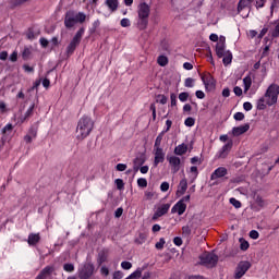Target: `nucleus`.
I'll return each mask as SVG.
<instances>
[{
	"mask_svg": "<svg viewBox=\"0 0 279 279\" xmlns=\"http://www.w3.org/2000/svg\"><path fill=\"white\" fill-rule=\"evenodd\" d=\"M279 86L271 84L268 86L263 97L257 100V110H265L267 106H276L278 104Z\"/></svg>",
	"mask_w": 279,
	"mask_h": 279,
	"instance_id": "1",
	"label": "nucleus"
},
{
	"mask_svg": "<svg viewBox=\"0 0 279 279\" xmlns=\"http://www.w3.org/2000/svg\"><path fill=\"white\" fill-rule=\"evenodd\" d=\"M93 128H95V122H93V119L88 116H83L77 123L76 126V138L78 141H84V138H87L90 133L93 132Z\"/></svg>",
	"mask_w": 279,
	"mask_h": 279,
	"instance_id": "2",
	"label": "nucleus"
},
{
	"mask_svg": "<svg viewBox=\"0 0 279 279\" xmlns=\"http://www.w3.org/2000/svg\"><path fill=\"white\" fill-rule=\"evenodd\" d=\"M149 14H151V7L147 2H142L137 7V27L144 31L149 25Z\"/></svg>",
	"mask_w": 279,
	"mask_h": 279,
	"instance_id": "3",
	"label": "nucleus"
},
{
	"mask_svg": "<svg viewBox=\"0 0 279 279\" xmlns=\"http://www.w3.org/2000/svg\"><path fill=\"white\" fill-rule=\"evenodd\" d=\"M77 23H86V13L78 12L76 13L73 10H69L64 15V27L65 29H73Z\"/></svg>",
	"mask_w": 279,
	"mask_h": 279,
	"instance_id": "4",
	"label": "nucleus"
},
{
	"mask_svg": "<svg viewBox=\"0 0 279 279\" xmlns=\"http://www.w3.org/2000/svg\"><path fill=\"white\" fill-rule=\"evenodd\" d=\"M199 265L203 267H207V269H213V267H217V263H219V256L215 253L205 252L199 255Z\"/></svg>",
	"mask_w": 279,
	"mask_h": 279,
	"instance_id": "5",
	"label": "nucleus"
},
{
	"mask_svg": "<svg viewBox=\"0 0 279 279\" xmlns=\"http://www.w3.org/2000/svg\"><path fill=\"white\" fill-rule=\"evenodd\" d=\"M86 32V28L81 27L76 34L74 35V37L72 38V40L70 41V44L66 47V56H73V53H75V50L77 49V47H80V43H82V38L84 37V34Z\"/></svg>",
	"mask_w": 279,
	"mask_h": 279,
	"instance_id": "6",
	"label": "nucleus"
},
{
	"mask_svg": "<svg viewBox=\"0 0 279 279\" xmlns=\"http://www.w3.org/2000/svg\"><path fill=\"white\" fill-rule=\"evenodd\" d=\"M14 125L12 123H8L4 125L1 130V138H0V147H3L7 143H10L12 141L14 134Z\"/></svg>",
	"mask_w": 279,
	"mask_h": 279,
	"instance_id": "7",
	"label": "nucleus"
},
{
	"mask_svg": "<svg viewBox=\"0 0 279 279\" xmlns=\"http://www.w3.org/2000/svg\"><path fill=\"white\" fill-rule=\"evenodd\" d=\"M93 274H95V265H93L92 263H86L78 270V278L80 279H90V278H93Z\"/></svg>",
	"mask_w": 279,
	"mask_h": 279,
	"instance_id": "8",
	"label": "nucleus"
},
{
	"mask_svg": "<svg viewBox=\"0 0 279 279\" xmlns=\"http://www.w3.org/2000/svg\"><path fill=\"white\" fill-rule=\"evenodd\" d=\"M201 80L206 88V90H215L217 88V81L213 76V74H201Z\"/></svg>",
	"mask_w": 279,
	"mask_h": 279,
	"instance_id": "9",
	"label": "nucleus"
},
{
	"mask_svg": "<svg viewBox=\"0 0 279 279\" xmlns=\"http://www.w3.org/2000/svg\"><path fill=\"white\" fill-rule=\"evenodd\" d=\"M250 267H252V264H250V262H240L234 271V279H241L244 274H247V271H250Z\"/></svg>",
	"mask_w": 279,
	"mask_h": 279,
	"instance_id": "10",
	"label": "nucleus"
},
{
	"mask_svg": "<svg viewBox=\"0 0 279 279\" xmlns=\"http://www.w3.org/2000/svg\"><path fill=\"white\" fill-rule=\"evenodd\" d=\"M167 160H168L173 173H178V171H180V165L182 163V160L180 159V157L170 156V157H167Z\"/></svg>",
	"mask_w": 279,
	"mask_h": 279,
	"instance_id": "11",
	"label": "nucleus"
},
{
	"mask_svg": "<svg viewBox=\"0 0 279 279\" xmlns=\"http://www.w3.org/2000/svg\"><path fill=\"white\" fill-rule=\"evenodd\" d=\"M228 175V169L226 167L217 168L211 174L210 180H219Z\"/></svg>",
	"mask_w": 279,
	"mask_h": 279,
	"instance_id": "12",
	"label": "nucleus"
},
{
	"mask_svg": "<svg viewBox=\"0 0 279 279\" xmlns=\"http://www.w3.org/2000/svg\"><path fill=\"white\" fill-rule=\"evenodd\" d=\"M56 271L54 266H46L44 269L39 271L37 277L35 279H47L49 276H51Z\"/></svg>",
	"mask_w": 279,
	"mask_h": 279,
	"instance_id": "13",
	"label": "nucleus"
},
{
	"mask_svg": "<svg viewBox=\"0 0 279 279\" xmlns=\"http://www.w3.org/2000/svg\"><path fill=\"white\" fill-rule=\"evenodd\" d=\"M144 162H147V157L145 153L140 154L133 161L134 171H138L143 167Z\"/></svg>",
	"mask_w": 279,
	"mask_h": 279,
	"instance_id": "14",
	"label": "nucleus"
},
{
	"mask_svg": "<svg viewBox=\"0 0 279 279\" xmlns=\"http://www.w3.org/2000/svg\"><path fill=\"white\" fill-rule=\"evenodd\" d=\"M172 215L178 213L179 216H182L183 213H186V204L182 201L177 202V204L171 208Z\"/></svg>",
	"mask_w": 279,
	"mask_h": 279,
	"instance_id": "15",
	"label": "nucleus"
},
{
	"mask_svg": "<svg viewBox=\"0 0 279 279\" xmlns=\"http://www.w3.org/2000/svg\"><path fill=\"white\" fill-rule=\"evenodd\" d=\"M108 256H110V250L108 248H102L99 253H98V258H97V263L99 266L104 265V263L108 262Z\"/></svg>",
	"mask_w": 279,
	"mask_h": 279,
	"instance_id": "16",
	"label": "nucleus"
},
{
	"mask_svg": "<svg viewBox=\"0 0 279 279\" xmlns=\"http://www.w3.org/2000/svg\"><path fill=\"white\" fill-rule=\"evenodd\" d=\"M160 162H165V150L162 148L155 149L154 167H158Z\"/></svg>",
	"mask_w": 279,
	"mask_h": 279,
	"instance_id": "17",
	"label": "nucleus"
},
{
	"mask_svg": "<svg viewBox=\"0 0 279 279\" xmlns=\"http://www.w3.org/2000/svg\"><path fill=\"white\" fill-rule=\"evenodd\" d=\"M250 131V123L240 125V126H234L232 129V134L233 136H241L242 134H245V132Z\"/></svg>",
	"mask_w": 279,
	"mask_h": 279,
	"instance_id": "18",
	"label": "nucleus"
},
{
	"mask_svg": "<svg viewBox=\"0 0 279 279\" xmlns=\"http://www.w3.org/2000/svg\"><path fill=\"white\" fill-rule=\"evenodd\" d=\"M226 38H223V41H219L216 45V54L218 58H225L226 57Z\"/></svg>",
	"mask_w": 279,
	"mask_h": 279,
	"instance_id": "19",
	"label": "nucleus"
},
{
	"mask_svg": "<svg viewBox=\"0 0 279 279\" xmlns=\"http://www.w3.org/2000/svg\"><path fill=\"white\" fill-rule=\"evenodd\" d=\"M27 243L33 247L38 245V243H40V233H29Z\"/></svg>",
	"mask_w": 279,
	"mask_h": 279,
	"instance_id": "20",
	"label": "nucleus"
},
{
	"mask_svg": "<svg viewBox=\"0 0 279 279\" xmlns=\"http://www.w3.org/2000/svg\"><path fill=\"white\" fill-rule=\"evenodd\" d=\"M189 189V181L186 179H182L179 183L178 190H177V195L181 196L186 193V190Z\"/></svg>",
	"mask_w": 279,
	"mask_h": 279,
	"instance_id": "21",
	"label": "nucleus"
},
{
	"mask_svg": "<svg viewBox=\"0 0 279 279\" xmlns=\"http://www.w3.org/2000/svg\"><path fill=\"white\" fill-rule=\"evenodd\" d=\"M230 149H232V142L227 143L222 146V148L219 150V158H228V154H230Z\"/></svg>",
	"mask_w": 279,
	"mask_h": 279,
	"instance_id": "22",
	"label": "nucleus"
},
{
	"mask_svg": "<svg viewBox=\"0 0 279 279\" xmlns=\"http://www.w3.org/2000/svg\"><path fill=\"white\" fill-rule=\"evenodd\" d=\"M105 4L109 8L110 12L119 10V0H106Z\"/></svg>",
	"mask_w": 279,
	"mask_h": 279,
	"instance_id": "23",
	"label": "nucleus"
},
{
	"mask_svg": "<svg viewBox=\"0 0 279 279\" xmlns=\"http://www.w3.org/2000/svg\"><path fill=\"white\" fill-rule=\"evenodd\" d=\"M186 151H189V146H186L185 144H181L174 148L175 156H184Z\"/></svg>",
	"mask_w": 279,
	"mask_h": 279,
	"instance_id": "24",
	"label": "nucleus"
},
{
	"mask_svg": "<svg viewBox=\"0 0 279 279\" xmlns=\"http://www.w3.org/2000/svg\"><path fill=\"white\" fill-rule=\"evenodd\" d=\"M251 5H252V3L248 2L247 0H240L238 3L239 14H241V12H243V10H245V8H250Z\"/></svg>",
	"mask_w": 279,
	"mask_h": 279,
	"instance_id": "25",
	"label": "nucleus"
},
{
	"mask_svg": "<svg viewBox=\"0 0 279 279\" xmlns=\"http://www.w3.org/2000/svg\"><path fill=\"white\" fill-rule=\"evenodd\" d=\"M169 208H171V204L167 203L158 207L157 211L161 217H163V215H167V213H169Z\"/></svg>",
	"mask_w": 279,
	"mask_h": 279,
	"instance_id": "26",
	"label": "nucleus"
},
{
	"mask_svg": "<svg viewBox=\"0 0 279 279\" xmlns=\"http://www.w3.org/2000/svg\"><path fill=\"white\" fill-rule=\"evenodd\" d=\"M244 93H247L252 88V76L247 75L243 78Z\"/></svg>",
	"mask_w": 279,
	"mask_h": 279,
	"instance_id": "27",
	"label": "nucleus"
},
{
	"mask_svg": "<svg viewBox=\"0 0 279 279\" xmlns=\"http://www.w3.org/2000/svg\"><path fill=\"white\" fill-rule=\"evenodd\" d=\"M157 64H159V66H167V64H169V58L165 54L159 56L157 58Z\"/></svg>",
	"mask_w": 279,
	"mask_h": 279,
	"instance_id": "28",
	"label": "nucleus"
},
{
	"mask_svg": "<svg viewBox=\"0 0 279 279\" xmlns=\"http://www.w3.org/2000/svg\"><path fill=\"white\" fill-rule=\"evenodd\" d=\"M222 62H223L225 66H228V64H232V52L227 51V53H225Z\"/></svg>",
	"mask_w": 279,
	"mask_h": 279,
	"instance_id": "29",
	"label": "nucleus"
},
{
	"mask_svg": "<svg viewBox=\"0 0 279 279\" xmlns=\"http://www.w3.org/2000/svg\"><path fill=\"white\" fill-rule=\"evenodd\" d=\"M147 241V234L146 233H140L138 236L135 239V243L137 245H143Z\"/></svg>",
	"mask_w": 279,
	"mask_h": 279,
	"instance_id": "30",
	"label": "nucleus"
},
{
	"mask_svg": "<svg viewBox=\"0 0 279 279\" xmlns=\"http://www.w3.org/2000/svg\"><path fill=\"white\" fill-rule=\"evenodd\" d=\"M167 101H169V98H167V96L159 94L156 96V102L157 104H161V106H165L167 104Z\"/></svg>",
	"mask_w": 279,
	"mask_h": 279,
	"instance_id": "31",
	"label": "nucleus"
},
{
	"mask_svg": "<svg viewBox=\"0 0 279 279\" xmlns=\"http://www.w3.org/2000/svg\"><path fill=\"white\" fill-rule=\"evenodd\" d=\"M142 276H143V270H141V268H137L134 272H132L125 279H136V278H141Z\"/></svg>",
	"mask_w": 279,
	"mask_h": 279,
	"instance_id": "32",
	"label": "nucleus"
},
{
	"mask_svg": "<svg viewBox=\"0 0 279 279\" xmlns=\"http://www.w3.org/2000/svg\"><path fill=\"white\" fill-rule=\"evenodd\" d=\"M240 250L247 252V250H250V242L245 241L243 238L240 239Z\"/></svg>",
	"mask_w": 279,
	"mask_h": 279,
	"instance_id": "33",
	"label": "nucleus"
},
{
	"mask_svg": "<svg viewBox=\"0 0 279 279\" xmlns=\"http://www.w3.org/2000/svg\"><path fill=\"white\" fill-rule=\"evenodd\" d=\"M162 134H159L155 140L154 149H162Z\"/></svg>",
	"mask_w": 279,
	"mask_h": 279,
	"instance_id": "34",
	"label": "nucleus"
},
{
	"mask_svg": "<svg viewBox=\"0 0 279 279\" xmlns=\"http://www.w3.org/2000/svg\"><path fill=\"white\" fill-rule=\"evenodd\" d=\"M270 36H271L272 40L275 38H279V21L277 22L275 28L270 31Z\"/></svg>",
	"mask_w": 279,
	"mask_h": 279,
	"instance_id": "35",
	"label": "nucleus"
},
{
	"mask_svg": "<svg viewBox=\"0 0 279 279\" xmlns=\"http://www.w3.org/2000/svg\"><path fill=\"white\" fill-rule=\"evenodd\" d=\"M114 184L118 191H123V189H125V182H123L122 179H116Z\"/></svg>",
	"mask_w": 279,
	"mask_h": 279,
	"instance_id": "36",
	"label": "nucleus"
},
{
	"mask_svg": "<svg viewBox=\"0 0 279 279\" xmlns=\"http://www.w3.org/2000/svg\"><path fill=\"white\" fill-rule=\"evenodd\" d=\"M184 86L185 88H193L195 86V80L192 77L185 78Z\"/></svg>",
	"mask_w": 279,
	"mask_h": 279,
	"instance_id": "37",
	"label": "nucleus"
},
{
	"mask_svg": "<svg viewBox=\"0 0 279 279\" xmlns=\"http://www.w3.org/2000/svg\"><path fill=\"white\" fill-rule=\"evenodd\" d=\"M99 25H101V22L99 20L94 21L92 28H89V33L95 34Z\"/></svg>",
	"mask_w": 279,
	"mask_h": 279,
	"instance_id": "38",
	"label": "nucleus"
},
{
	"mask_svg": "<svg viewBox=\"0 0 279 279\" xmlns=\"http://www.w3.org/2000/svg\"><path fill=\"white\" fill-rule=\"evenodd\" d=\"M165 243H167L165 238H160L159 242L155 244L156 250H165Z\"/></svg>",
	"mask_w": 279,
	"mask_h": 279,
	"instance_id": "39",
	"label": "nucleus"
},
{
	"mask_svg": "<svg viewBox=\"0 0 279 279\" xmlns=\"http://www.w3.org/2000/svg\"><path fill=\"white\" fill-rule=\"evenodd\" d=\"M184 125H186V128H193V125H195V119L191 117L186 118Z\"/></svg>",
	"mask_w": 279,
	"mask_h": 279,
	"instance_id": "40",
	"label": "nucleus"
},
{
	"mask_svg": "<svg viewBox=\"0 0 279 279\" xmlns=\"http://www.w3.org/2000/svg\"><path fill=\"white\" fill-rule=\"evenodd\" d=\"M170 105H171V108L178 106V96L175 94H170Z\"/></svg>",
	"mask_w": 279,
	"mask_h": 279,
	"instance_id": "41",
	"label": "nucleus"
},
{
	"mask_svg": "<svg viewBox=\"0 0 279 279\" xmlns=\"http://www.w3.org/2000/svg\"><path fill=\"white\" fill-rule=\"evenodd\" d=\"M137 185L141 189H146V186H147V179H145V178L137 179Z\"/></svg>",
	"mask_w": 279,
	"mask_h": 279,
	"instance_id": "42",
	"label": "nucleus"
},
{
	"mask_svg": "<svg viewBox=\"0 0 279 279\" xmlns=\"http://www.w3.org/2000/svg\"><path fill=\"white\" fill-rule=\"evenodd\" d=\"M63 269L64 271L72 274V271H75V266L73 264H64Z\"/></svg>",
	"mask_w": 279,
	"mask_h": 279,
	"instance_id": "43",
	"label": "nucleus"
},
{
	"mask_svg": "<svg viewBox=\"0 0 279 279\" xmlns=\"http://www.w3.org/2000/svg\"><path fill=\"white\" fill-rule=\"evenodd\" d=\"M29 56H32V50H29V48H24L22 52L23 60H28Z\"/></svg>",
	"mask_w": 279,
	"mask_h": 279,
	"instance_id": "44",
	"label": "nucleus"
},
{
	"mask_svg": "<svg viewBox=\"0 0 279 279\" xmlns=\"http://www.w3.org/2000/svg\"><path fill=\"white\" fill-rule=\"evenodd\" d=\"M179 100L182 101L183 104L184 101H189V93L182 92L181 94H179Z\"/></svg>",
	"mask_w": 279,
	"mask_h": 279,
	"instance_id": "45",
	"label": "nucleus"
},
{
	"mask_svg": "<svg viewBox=\"0 0 279 279\" xmlns=\"http://www.w3.org/2000/svg\"><path fill=\"white\" fill-rule=\"evenodd\" d=\"M230 204L234 206V208H241L242 204H241V201L232 197L230 198Z\"/></svg>",
	"mask_w": 279,
	"mask_h": 279,
	"instance_id": "46",
	"label": "nucleus"
},
{
	"mask_svg": "<svg viewBox=\"0 0 279 279\" xmlns=\"http://www.w3.org/2000/svg\"><path fill=\"white\" fill-rule=\"evenodd\" d=\"M35 105H32L25 112L24 119H29L34 114Z\"/></svg>",
	"mask_w": 279,
	"mask_h": 279,
	"instance_id": "47",
	"label": "nucleus"
},
{
	"mask_svg": "<svg viewBox=\"0 0 279 279\" xmlns=\"http://www.w3.org/2000/svg\"><path fill=\"white\" fill-rule=\"evenodd\" d=\"M23 3H27V0H12L11 1V5H13V8H19V5H23Z\"/></svg>",
	"mask_w": 279,
	"mask_h": 279,
	"instance_id": "48",
	"label": "nucleus"
},
{
	"mask_svg": "<svg viewBox=\"0 0 279 279\" xmlns=\"http://www.w3.org/2000/svg\"><path fill=\"white\" fill-rule=\"evenodd\" d=\"M120 25H121V27H130V25H132V23L130 22V19L124 17L120 21Z\"/></svg>",
	"mask_w": 279,
	"mask_h": 279,
	"instance_id": "49",
	"label": "nucleus"
},
{
	"mask_svg": "<svg viewBox=\"0 0 279 279\" xmlns=\"http://www.w3.org/2000/svg\"><path fill=\"white\" fill-rule=\"evenodd\" d=\"M233 119L235 121H243V119H245V114L243 112H235Z\"/></svg>",
	"mask_w": 279,
	"mask_h": 279,
	"instance_id": "50",
	"label": "nucleus"
},
{
	"mask_svg": "<svg viewBox=\"0 0 279 279\" xmlns=\"http://www.w3.org/2000/svg\"><path fill=\"white\" fill-rule=\"evenodd\" d=\"M39 44H40V46H41L44 49H47V48L49 47V40H47V38H45V37H41V38L39 39Z\"/></svg>",
	"mask_w": 279,
	"mask_h": 279,
	"instance_id": "51",
	"label": "nucleus"
},
{
	"mask_svg": "<svg viewBox=\"0 0 279 279\" xmlns=\"http://www.w3.org/2000/svg\"><path fill=\"white\" fill-rule=\"evenodd\" d=\"M182 234L184 236H191V227H189V226L182 227Z\"/></svg>",
	"mask_w": 279,
	"mask_h": 279,
	"instance_id": "52",
	"label": "nucleus"
},
{
	"mask_svg": "<svg viewBox=\"0 0 279 279\" xmlns=\"http://www.w3.org/2000/svg\"><path fill=\"white\" fill-rule=\"evenodd\" d=\"M160 191L162 193H167V191H169V182H162L160 185Z\"/></svg>",
	"mask_w": 279,
	"mask_h": 279,
	"instance_id": "53",
	"label": "nucleus"
},
{
	"mask_svg": "<svg viewBox=\"0 0 279 279\" xmlns=\"http://www.w3.org/2000/svg\"><path fill=\"white\" fill-rule=\"evenodd\" d=\"M9 60L11 62H16V60H19V52L17 51H13L9 58Z\"/></svg>",
	"mask_w": 279,
	"mask_h": 279,
	"instance_id": "54",
	"label": "nucleus"
},
{
	"mask_svg": "<svg viewBox=\"0 0 279 279\" xmlns=\"http://www.w3.org/2000/svg\"><path fill=\"white\" fill-rule=\"evenodd\" d=\"M233 93H234V95H235L236 97H241V95H243V89H242L241 87H239V86H235V87L233 88Z\"/></svg>",
	"mask_w": 279,
	"mask_h": 279,
	"instance_id": "55",
	"label": "nucleus"
},
{
	"mask_svg": "<svg viewBox=\"0 0 279 279\" xmlns=\"http://www.w3.org/2000/svg\"><path fill=\"white\" fill-rule=\"evenodd\" d=\"M191 165H202V159H199V157H197V156L192 157Z\"/></svg>",
	"mask_w": 279,
	"mask_h": 279,
	"instance_id": "56",
	"label": "nucleus"
},
{
	"mask_svg": "<svg viewBox=\"0 0 279 279\" xmlns=\"http://www.w3.org/2000/svg\"><path fill=\"white\" fill-rule=\"evenodd\" d=\"M173 243H174V245H177V247L182 246V243H183L182 238L175 236V238L173 239Z\"/></svg>",
	"mask_w": 279,
	"mask_h": 279,
	"instance_id": "57",
	"label": "nucleus"
},
{
	"mask_svg": "<svg viewBox=\"0 0 279 279\" xmlns=\"http://www.w3.org/2000/svg\"><path fill=\"white\" fill-rule=\"evenodd\" d=\"M116 169H117V171H125V169H128V165H125V163H118L116 166Z\"/></svg>",
	"mask_w": 279,
	"mask_h": 279,
	"instance_id": "58",
	"label": "nucleus"
},
{
	"mask_svg": "<svg viewBox=\"0 0 279 279\" xmlns=\"http://www.w3.org/2000/svg\"><path fill=\"white\" fill-rule=\"evenodd\" d=\"M258 236H260V233H258V231L252 230V231L250 232V238H251V239L256 240V239H258Z\"/></svg>",
	"mask_w": 279,
	"mask_h": 279,
	"instance_id": "59",
	"label": "nucleus"
},
{
	"mask_svg": "<svg viewBox=\"0 0 279 279\" xmlns=\"http://www.w3.org/2000/svg\"><path fill=\"white\" fill-rule=\"evenodd\" d=\"M253 106H252V102L250 101H246L243 104V109L246 111V112H250V110H252Z\"/></svg>",
	"mask_w": 279,
	"mask_h": 279,
	"instance_id": "60",
	"label": "nucleus"
},
{
	"mask_svg": "<svg viewBox=\"0 0 279 279\" xmlns=\"http://www.w3.org/2000/svg\"><path fill=\"white\" fill-rule=\"evenodd\" d=\"M122 269L129 270L132 267V263L130 262H122L121 263Z\"/></svg>",
	"mask_w": 279,
	"mask_h": 279,
	"instance_id": "61",
	"label": "nucleus"
},
{
	"mask_svg": "<svg viewBox=\"0 0 279 279\" xmlns=\"http://www.w3.org/2000/svg\"><path fill=\"white\" fill-rule=\"evenodd\" d=\"M190 172H192L195 178H197V175H199V171L197 170V166H192L190 168Z\"/></svg>",
	"mask_w": 279,
	"mask_h": 279,
	"instance_id": "62",
	"label": "nucleus"
},
{
	"mask_svg": "<svg viewBox=\"0 0 279 279\" xmlns=\"http://www.w3.org/2000/svg\"><path fill=\"white\" fill-rule=\"evenodd\" d=\"M123 278V271L117 270L113 272V279H121Z\"/></svg>",
	"mask_w": 279,
	"mask_h": 279,
	"instance_id": "63",
	"label": "nucleus"
},
{
	"mask_svg": "<svg viewBox=\"0 0 279 279\" xmlns=\"http://www.w3.org/2000/svg\"><path fill=\"white\" fill-rule=\"evenodd\" d=\"M187 279H206V278H204V276H202V275H191V276H189Z\"/></svg>",
	"mask_w": 279,
	"mask_h": 279,
	"instance_id": "64",
	"label": "nucleus"
}]
</instances>
